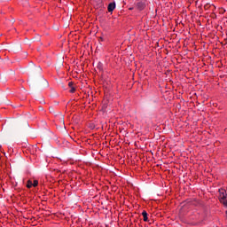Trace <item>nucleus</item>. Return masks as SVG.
Listing matches in <instances>:
<instances>
[{"instance_id":"f257e3e1","label":"nucleus","mask_w":227,"mask_h":227,"mask_svg":"<svg viewBox=\"0 0 227 227\" xmlns=\"http://www.w3.org/2000/svg\"><path fill=\"white\" fill-rule=\"evenodd\" d=\"M39 86V88H49V82L43 78V76L40 75L39 80L36 82L31 81L30 86L31 88H35V86Z\"/></svg>"},{"instance_id":"f03ea898","label":"nucleus","mask_w":227,"mask_h":227,"mask_svg":"<svg viewBox=\"0 0 227 227\" xmlns=\"http://www.w3.org/2000/svg\"><path fill=\"white\" fill-rule=\"evenodd\" d=\"M136 8L139 10V12H143L145 8H146V1L145 0H138L136 2Z\"/></svg>"},{"instance_id":"7ed1b4c3","label":"nucleus","mask_w":227,"mask_h":227,"mask_svg":"<svg viewBox=\"0 0 227 227\" xmlns=\"http://www.w3.org/2000/svg\"><path fill=\"white\" fill-rule=\"evenodd\" d=\"M33 67L31 68L32 74H42V67L40 66H35V64H32Z\"/></svg>"},{"instance_id":"20e7f679","label":"nucleus","mask_w":227,"mask_h":227,"mask_svg":"<svg viewBox=\"0 0 227 227\" xmlns=\"http://www.w3.org/2000/svg\"><path fill=\"white\" fill-rule=\"evenodd\" d=\"M115 9H116L115 2L110 3L107 6V11L109 12V13H113V12H114Z\"/></svg>"},{"instance_id":"39448f33","label":"nucleus","mask_w":227,"mask_h":227,"mask_svg":"<svg viewBox=\"0 0 227 227\" xmlns=\"http://www.w3.org/2000/svg\"><path fill=\"white\" fill-rule=\"evenodd\" d=\"M225 200H227V194H226V192H224V190H223L222 192H220L221 203L224 202Z\"/></svg>"},{"instance_id":"423d86ee","label":"nucleus","mask_w":227,"mask_h":227,"mask_svg":"<svg viewBox=\"0 0 227 227\" xmlns=\"http://www.w3.org/2000/svg\"><path fill=\"white\" fill-rule=\"evenodd\" d=\"M142 215L144 217L145 223H148V213H146V211H143Z\"/></svg>"},{"instance_id":"0eeeda50","label":"nucleus","mask_w":227,"mask_h":227,"mask_svg":"<svg viewBox=\"0 0 227 227\" xmlns=\"http://www.w3.org/2000/svg\"><path fill=\"white\" fill-rule=\"evenodd\" d=\"M210 8H215V5L210 4H206L204 5V10H210Z\"/></svg>"},{"instance_id":"6e6552de","label":"nucleus","mask_w":227,"mask_h":227,"mask_svg":"<svg viewBox=\"0 0 227 227\" xmlns=\"http://www.w3.org/2000/svg\"><path fill=\"white\" fill-rule=\"evenodd\" d=\"M27 189H31V187H33V182H31V180L27 181Z\"/></svg>"},{"instance_id":"1a4fd4ad","label":"nucleus","mask_w":227,"mask_h":227,"mask_svg":"<svg viewBox=\"0 0 227 227\" xmlns=\"http://www.w3.org/2000/svg\"><path fill=\"white\" fill-rule=\"evenodd\" d=\"M33 187H37L38 186V180H35L34 183H32Z\"/></svg>"},{"instance_id":"9d476101","label":"nucleus","mask_w":227,"mask_h":227,"mask_svg":"<svg viewBox=\"0 0 227 227\" xmlns=\"http://www.w3.org/2000/svg\"><path fill=\"white\" fill-rule=\"evenodd\" d=\"M70 93H75V87H71Z\"/></svg>"},{"instance_id":"9b49d317","label":"nucleus","mask_w":227,"mask_h":227,"mask_svg":"<svg viewBox=\"0 0 227 227\" xmlns=\"http://www.w3.org/2000/svg\"><path fill=\"white\" fill-rule=\"evenodd\" d=\"M68 86H69V88H73L74 87V83L72 82H68Z\"/></svg>"},{"instance_id":"f8f14e48","label":"nucleus","mask_w":227,"mask_h":227,"mask_svg":"<svg viewBox=\"0 0 227 227\" xmlns=\"http://www.w3.org/2000/svg\"><path fill=\"white\" fill-rule=\"evenodd\" d=\"M52 110H53V108H52V107H50V111H51V113H52Z\"/></svg>"},{"instance_id":"ddd939ff","label":"nucleus","mask_w":227,"mask_h":227,"mask_svg":"<svg viewBox=\"0 0 227 227\" xmlns=\"http://www.w3.org/2000/svg\"><path fill=\"white\" fill-rule=\"evenodd\" d=\"M154 102H159V99L158 98L154 99Z\"/></svg>"},{"instance_id":"4468645a","label":"nucleus","mask_w":227,"mask_h":227,"mask_svg":"<svg viewBox=\"0 0 227 227\" xmlns=\"http://www.w3.org/2000/svg\"><path fill=\"white\" fill-rule=\"evenodd\" d=\"M212 9V12H214V10H215V8L210 7Z\"/></svg>"},{"instance_id":"2eb2a0df","label":"nucleus","mask_w":227,"mask_h":227,"mask_svg":"<svg viewBox=\"0 0 227 227\" xmlns=\"http://www.w3.org/2000/svg\"><path fill=\"white\" fill-rule=\"evenodd\" d=\"M129 10H134V7H130Z\"/></svg>"},{"instance_id":"dca6fc26","label":"nucleus","mask_w":227,"mask_h":227,"mask_svg":"<svg viewBox=\"0 0 227 227\" xmlns=\"http://www.w3.org/2000/svg\"><path fill=\"white\" fill-rule=\"evenodd\" d=\"M104 39L101 38V41H103Z\"/></svg>"}]
</instances>
